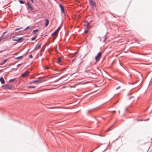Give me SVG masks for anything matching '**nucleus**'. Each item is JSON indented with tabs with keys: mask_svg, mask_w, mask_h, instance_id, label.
<instances>
[{
	"mask_svg": "<svg viewBox=\"0 0 152 152\" xmlns=\"http://www.w3.org/2000/svg\"><path fill=\"white\" fill-rule=\"evenodd\" d=\"M23 37H17L16 39H12V40L13 41H16L18 43H20L23 41Z\"/></svg>",
	"mask_w": 152,
	"mask_h": 152,
	"instance_id": "nucleus-1",
	"label": "nucleus"
},
{
	"mask_svg": "<svg viewBox=\"0 0 152 152\" xmlns=\"http://www.w3.org/2000/svg\"><path fill=\"white\" fill-rule=\"evenodd\" d=\"M89 3L92 6V8L94 9L96 6V4L92 0H89Z\"/></svg>",
	"mask_w": 152,
	"mask_h": 152,
	"instance_id": "nucleus-2",
	"label": "nucleus"
},
{
	"mask_svg": "<svg viewBox=\"0 0 152 152\" xmlns=\"http://www.w3.org/2000/svg\"><path fill=\"white\" fill-rule=\"evenodd\" d=\"M102 53L100 52H99L96 56L95 58L96 61H97L99 60V58L101 56Z\"/></svg>",
	"mask_w": 152,
	"mask_h": 152,
	"instance_id": "nucleus-3",
	"label": "nucleus"
},
{
	"mask_svg": "<svg viewBox=\"0 0 152 152\" xmlns=\"http://www.w3.org/2000/svg\"><path fill=\"white\" fill-rule=\"evenodd\" d=\"M5 87V89H10L12 88V86L11 85L8 84H6L3 86Z\"/></svg>",
	"mask_w": 152,
	"mask_h": 152,
	"instance_id": "nucleus-4",
	"label": "nucleus"
},
{
	"mask_svg": "<svg viewBox=\"0 0 152 152\" xmlns=\"http://www.w3.org/2000/svg\"><path fill=\"white\" fill-rule=\"evenodd\" d=\"M29 73V72L28 70H26L22 74L21 76L22 77H25L28 75Z\"/></svg>",
	"mask_w": 152,
	"mask_h": 152,
	"instance_id": "nucleus-5",
	"label": "nucleus"
},
{
	"mask_svg": "<svg viewBox=\"0 0 152 152\" xmlns=\"http://www.w3.org/2000/svg\"><path fill=\"white\" fill-rule=\"evenodd\" d=\"M61 28L60 27H58L57 29L54 31V32L52 34V36H54L56 34H57L58 31H59V30Z\"/></svg>",
	"mask_w": 152,
	"mask_h": 152,
	"instance_id": "nucleus-6",
	"label": "nucleus"
},
{
	"mask_svg": "<svg viewBox=\"0 0 152 152\" xmlns=\"http://www.w3.org/2000/svg\"><path fill=\"white\" fill-rule=\"evenodd\" d=\"M59 6L61 8V12L62 13H64V9L63 6L61 4H60Z\"/></svg>",
	"mask_w": 152,
	"mask_h": 152,
	"instance_id": "nucleus-7",
	"label": "nucleus"
},
{
	"mask_svg": "<svg viewBox=\"0 0 152 152\" xmlns=\"http://www.w3.org/2000/svg\"><path fill=\"white\" fill-rule=\"evenodd\" d=\"M7 61V59H5L1 61L0 63L1 65H3Z\"/></svg>",
	"mask_w": 152,
	"mask_h": 152,
	"instance_id": "nucleus-8",
	"label": "nucleus"
},
{
	"mask_svg": "<svg viewBox=\"0 0 152 152\" xmlns=\"http://www.w3.org/2000/svg\"><path fill=\"white\" fill-rule=\"evenodd\" d=\"M0 81L2 84H3L5 83V81L3 77H1L0 78Z\"/></svg>",
	"mask_w": 152,
	"mask_h": 152,
	"instance_id": "nucleus-9",
	"label": "nucleus"
},
{
	"mask_svg": "<svg viewBox=\"0 0 152 152\" xmlns=\"http://www.w3.org/2000/svg\"><path fill=\"white\" fill-rule=\"evenodd\" d=\"M89 28V27L88 26H86L85 28L84 31L85 32H87L88 31V28Z\"/></svg>",
	"mask_w": 152,
	"mask_h": 152,
	"instance_id": "nucleus-10",
	"label": "nucleus"
},
{
	"mask_svg": "<svg viewBox=\"0 0 152 152\" xmlns=\"http://www.w3.org/2000/svg\"><path fill=\"white\" fill-rule=\"evenodd\" d=\"M27 9L28 10L30 9V11L32 10H33L32 7L30 5H29L27 7Z\"/></svg>",
	"mask_w": 152,
	"mask_h": 152,
	"instance_id": "nucleus-11",
	"label": "nucleus"
},
{
	"mask_svg": "<svg viewBox=\"0 0 152 152\" xmlns=\"http://www.w3.org/2000/svg\"><path fill=\"white\" fill-rule=\"evenodd\" d=\"M49 23V22L48 20V19H46V23L45 24L46 26H47L48 25Z\"/></svg>",
	"mask_w": 152,
	"mask_h": 152,
	"instance_id": "nucleus-12",
	"label": "nucleus"
},
{
	"mask_svg": "<svg viewBox=\"0 0 152 152\" xmlns=\"http://www.w3.org/2000/svg\"><path fill=\"white\" fill-rule=\"evenodd\" d=\"M107 33L104 36V39L103 41V42H105L107 39Z\"/></svg>",
	"mask_w": 152,
	"mask_h": 152,
	"instance_id": "nucleus-13",
	"label": "nucleus"
},
{
	"mask_svg": "<svg viewBox=\"0 0 152 152\" xmlns=\"http://www.w3.org/2000/svg\"><path fill=\"white\" fill-rule=\"evenodd\" d=\"M85 24L84 25L85 26H88V25H89V23L87 21H86L85 22Z\"/></svg>",
	"mask_w": 152,
	"mask_h": 152,
	"instance_id": "nucleus-14",
	"label": "nucleus"
},
{
	"mask_svg": "<svg viewBox=\"0 0 152 152\" xmlns=\"http://www.w3.org/2000/svg\"><path fill=\"white\" fill-rule=\"evenodd\" d=\"M133 98H134L133 96H132L129 98V99L131 100L130 102H132L133 101H134Z\"/></svg>",
	"mask_w": 152,
	"mask_h": 152,
	"instance_id": "nucleus-15",
	"label": "nucleus"
},
{
	"mask_svg": "<svg viewBox=\"0 0 152 152\" xmlns=\"http://www.w3.org/2000/svg\"><path fill=\"white\" fill-rule=\"evenodd\" d=\"M61 61V58H58L57 59V62L59 63Z\"/></svg>",
	"mask_w": 152,
	"mask_h": 152,
	"instance_id": "nucleus-16",
	"label": "nucleus"
},
{
	"mask_svg": "<svg viewBox=\"0 0 152 152\" xmlns=\"http://www.w3.org/2000/svg\"><path fill=\"white\" fill-rule=\"evenodd\" d=\"M38 30L37 29H36L35 30H33V33H34V34L36 33V32H38Z\"/></svg>",
	"mask_w": 152,
	"mask_h": 152,
	"instance_id": "nucleus-17",
	"label": "nucleus"
},
{
	"mask_svg": "<svg viewBox=\"0 0 152 152\" xmlns=\"http://www.w3.org/2000/svg\"><path fill=\"white\" fill-rule=\"evenodd\" d=\"M40 46H41V44H39V45H38L37 47L35 48V49L36 50H37L38 49H39L40 47Z\"/></svg>",
	"mask_w": 152,
	"mask_h": 152,
	"instance_id": "nucleus-18",
	"label": "nucleus"
},
{
	"mask_svg": "<svg viewBox=\"0 0 152 152\" xmlns=\"http://www.w3.org/2000/svg\"><path fill=\"white\" fill-rule=\"evenodd\" d=\"M23 56H19V57H18L17 58H15V59H20V58H22V57Z\"/></svg>",
	"mask_w": 152,
	"mask_h": 152,
	"instance_id": "nucleus-19",
	"label": "nucleus"
},
{
	"mask_svg": "<svg viewBox=\"0 0 152 152\" xmlns=\"http://www.w3.org/2000/svg\"><path fill=\"white\" fill-rule=\"evenodd\" d=\"M113 125L111 126L109 129H108L106 131V132H107L109 131H110V130L111 128L113 126Z\"/></svg>",
	"mask_w": 152,
	"mask_h": 152,
	"instance_id": "nucleus-20",
	"label": "nucleus"
},
{
	"mask_svg": "<svg viewBox=\"0 0 152 152\" xmlns=\"http://www.w3.org/2000/svg\"><path fill=\"white\" fill-rule=\"evenodd\" d=\"M19 2L21 4H23L24 3V2L23 0H19Z\"/></svg>",
	"mask_w": 152,
	"mask_h": 152,
	"instance_id": "nucleus-21",
	"label": "nucleus"
},
{
	"mask_svg": "<svg viewBox=\"0 0 152 152\" xmlns=\"http://www.w3.org/2000/svg\"><path fill=\"white\" fill-rule=\"evenodd\" d=\"M30 27V26H28L27 27H26V28H25L23 31H24L25 30H26L28 29V28H29Z\"/></svg>",
	"mask_w": 152,
	"mask_h": 152,
	"instance_id": "nucleus-22",
	"label": "nucleus"
},
{
	"mask_svg": "<svg viewBox=\"0 0 152 152\" xmlns=\"http://www.w3.org/2000/svg\"><path fill=\"white\" fill-rule=\"evenodd\" d=\"M7 32V31H6L5 32H4L1 36V37H3L5 34Z\"/></svg>",
	"mask_w": 152,
	"mask_h": 152,
	"instance_id": "nucleus-23",
	"label": "nucleus"
},
{
	"mask_svg": "<svg viewBox=\"0 0 152 152\" xmlns=\"http://www.w3.org/2000/svg\"><path fill=\"white\" fill-rule=\"evenodd\" d=\"M36 37H37V36H35L34 37H33V38L31 39V40H32V41H33V40H34L36 39Z\"/></svg>",
	"mask_w": 152,
	"mask_h": 152,
	"instance_id": "nucleus-24",
	"label": "nucleus"
},
{
	"mask_svg": "<svg viewBox=\"0 0 152 152\" xmlns=\"http://www.w3.org/2000/svg\"><path fill=\"white\" fill-rule=\"evenodd\" d=\"M35 87L34 86H28V88H34Z\"/></svg>",
	"mask_w": 152,
	"mask_h": 152,
	"instance_id": "nucleus-25",
	"label": "nucleus"
},
{
	"mask_svg": "<svg viewBox=\"0 0 152 152\" xmlns=\"http://www.w3.org/2000/svg\"><path fill=\"white\" fill-rule=\"evenodd\" d=\"M39 80H34V81L33 82V83H37V82H39Z\"/></svg>",
	"mask_w": 152,
	"mask_h": 152,
	"instance_id": "nucleus-26",
	"label": "nucleus"
},
{
	"mask_svg": "<svg viewBox=\"0 0 152 152\" xmlns=\"http://www.w3.org/2000/svg\"><path fill=\"white\" fill-rule=\"evenodd\" d=\"M109 80H111V77L110 76H108V77H107Z\"/></svg>",
	"mask_w": 152,
	"mask_h": 152,
	"instance_id": "nucleus-27",
	"label": "nucleus"
},
{
	"mask_svg": "<svg viewBox=\"0 0 152 152\" xmlns=\"http://www.w3.org/2000/svg\"><path fill=\"white\" fill-rule=\"evenodd\" d=\"M14 80H15V79H10L9 80V81L10 82H12V81Z\"/></svg>",
	"mask_w": 152,
	"mask_h": 152,
	"instance_id": "nucleus-28",
	"label": "nucleus"
},
{
	"mask_svg": "<svg viewBox=\"0 0 152 152\" xmlns=\"http://www.w3.org/2000/svg\"><path fill=\"white\" fill-rule=\"evenodd\" d=\"M29 57L32 58H33V56L32 55H30L29 56Z\"/></svg>",
	"mask_w": 152,
	"mask_h": 152,
	"instance_id": "nucleus-29",
	"label": "nucleus"
},
{
	"mask_svg": "<svg viewBox=\"0 0 152 152\" xmlns=\"http://www.w3.org/2000/svg\"><path fill=\"white\" fill-rule=\"evenodd\" d=\"M17 28L16 29H15V31H17V30H19V29H20V28Z\"/></svg>",
	"mask_w": 152,
	"mask_h": 152,
	"instance_id": "nucleus-30",
	"label": "nucleus"
},
{
	"mask_svg": "<svg viewBox=\"0 0 152 152\" xmlns=\"http://www.w3.org/2000/svg\"><path fill=\"white\" fill-rule=\"evenodd\" d=\"M120 86H118L117 88H116V90H118V89L120 88Z\"/></svg>",
	"mask_w": 152,
	"mask_h": 152,
	"instance_id": "nucleus-31",
	"label": "nucleus"
},
{
	"mask_svg": "<svg viewBox=\"0 0 152 152\" xmlns=\"http://www.w3.org/2000/svg\"><path fill=\"white\" fill-rule=\"evenodd\" d=\"M27 4L28 5V6L29 5H30V4H29V3L28 2H27Z\"/></svg>",
	"mask_w": 152,
	"mask_h": 152,
	"instance_id": "nucleus-32",
	"label": "nucleus"
},
{
	"mask_svg": "<svg viewBox=\"0 0 152 152\" xmlns=\"http://www.w3.org/2000/svg\"><path fill=\"white\" fill-rule=\"evenodd\" d=\"M75 60V58H74L72 61V62H73Z\"/></svg>",
	"mask_w": 152,
	"mask_h": 152,
	"instance_id": "nucleus-33",
	"label": "nucleus"
},
{
	"mask_svg": "<svg viewBox=\"0 0 152 152\" xmlns=\"http://www.w3.org/2000/svg\"><path fill=\"white\" fill-rule=\"evenodd\" d=\"M116 111L115 110L113 111H112V112L113 113H114Z\"/></svg>",
	"mask_w": 152,
	"mask_h": 152,
	"instance_id": "nucleus-34",
	"label": "nucleus"
},
{
	"mask_svg": "<svg viewBox=\"0 0 152 152\" xmlns=\"http://www.w3.org/2000/svg\"><path fill=\"white\" fill-rule=\"evenodd\" d=\"M21 65V64H19L17 65V66L18 67L19 66H20Z\"/></svg>",
	"mask_w": 152,
	"mask_h": 152,
	"instance_id": "nucleus-35",
	"label": "nucleus"
},
{
	"mask_svg": "<svg viewBox=\"0 0 152 152\" xmlns=\"http://www.w3.org/2000/svg\"><path fill=\"white\" fill-rule=\"evenodd\" d=\"M2 39V37H1V36L0 38V41Z\"/></svg>",
	"mask_w": 152,
	"mask_h": 152,
	"instance_id": "nucleus-36",
	"label": "nucleus"
},
{
	"mask_svg": "<svg viewBox=\"0 0 152 152\" xmlns=\"http://www.w3.org/2000/svg\"><path fill=\"white\" fill-rule=\"evenodd\" d=\"M148 119H149V118H148V119L144 120V121H145L147 120H148Z\"/></svg>",
	"mask_w": 152,
	"mask_h": 152,
	"instance_id": "nucleus-37",
	"label": "nucleus"
},
{
	"mask_svg": "<svg viewBox=\"0 0 152 152\" xmlns=\"http://www.w3.org/2000/svg\"><path fill=\"white\" fill-rule=\"evenodd\" d=\"M31 2H32V3H33V2H34V1H33V0H31Z\"/></svg>",
	"mask_w": 152,
	"mask_h": 152,
	"instance_id": "nucleus-38",
	"label": "nucleus"
},
{
	"mask_svg": "<svg viewBox=\"0 0 152 152\" xmlns=\"http://www.w3.org/2000/svg\"><path fill=\"white\" fill-rule=\"evenodd\" d=\"M125 110H126V111H127V108H126V109H125Z\"/></svg>",
	"mask_w": 152,
	"mask_h": 152,
	"instance_id": "nucleus-39",
	"label": "nucleus"
},
{
	"mask_svg": "<svg viewBox=\"0 0 152 152\" xmlns=\"http://www.w3.org/2000/svg\"><path fill=\"white\" fill-rule=\"evenodd\" d=\"M118 113L119 114L120 113V111H118Z\"/></svg>",
	"mask_w": 152,
	"mask_h": 152,
	"instance_id": "nucleus-40",
	"label": "nucleus"
},
{
	"mask_svg": "<svg viewBox=\"0 0 152 152\" xmlns=\"http://www.w3.org/2000/svg\"><path fill=\"white\" fill-rule=\"evenodd\" d=\"M12 70H14V68H12Z\"/></svg>",
	"mask_w": 152,
	"mask_h": 152,
	"instance_id": "nucleus-41",
	"label": "nucleus"
},
{
	"mask_svg": "<svg viewBox=\"0 0 152 152\" xmlns=\"http://www.w3.org/2000/svg\"><path fill=\"white\" fill-rule=\"evenodd\" d=\"M118 139H116V140H115V141H116V140H118Z\"/></svg>",
	"mask_w": 152,
	"mask_h": 152,
	"instance_id": "nucleus-42",
	"label": "nucleus"
},
{
	"mask_svg": "<svg viewBox=\"0 0 152 152\" xmlns=\"http://www.w3.org/2000/svg\"><path fill=\"white\" fill-rule=\"evenodd\" d=\"M65 86H63V88H65Z\"/></svg>",
	"mask_w": 152,
	"mask_h": 152,
	"instance_id": "nucleus-43",
	"label": "nucleus"
},
{
	"mask_svg": "<svg viewBox=\"0 0 152 152\" xmlns=\"http://www.w3.org/2000/svg\"><path fill=\"white\" fill-rule=\"evenodd\" d=\"M21 31H19V32H21Z\"/></svg>",
	"mask_w": 152,
	"mask_h": 152,
	"instance_id": "nucleus-44",
	"label": "nucleus"
},
{
	"mask_svg": "<svg viewBox=\"0 0 152 152\" xmlns=\"http://www.w3.org/2000/svg\"><path fill=\"white\" fill-rule=\"evenodd\" d=\"M2 52V51H0V53H1V52Z\"/></svg>",
	"mask_w": 152,
	"mask_h": 152,
	"instance_id": "nucleus-45",
	"label": "nucleus"
},
{
	"mask_svg": "<svg viewBox=\"0 0 152 152\" xmlns=\"http://www.w3.org/2000/svg\"><path fill=\"white\" fill-rule=\"evenodd\" d=\"M117 102H115V104H116V103H117Z\"/></svg>",
	"mask_w": 152,
	"mask_h": 152,
	"instance_id": "nucleus-46",
	"label": "nucleus"
},
{
	"mask_svg": "<svg viewBox=\"0 0 152 152\" xmlns=\"http://www.w3.org/2000/svg\"><path fill=\"white\" fill-rule=\"evenodd\" d=\"M103 119H104V118H103Z\"/></svg>",
	"mask_w": 152,
	"mask_h": 152,
	"instance_id": "nucleus-47",
	"label": "nucleus"
},
{
	"mask_svg": "<svg viewBox=\"0 0 152 152\" xmlns=\"http://www.w3.org/2000/svg\"><path fill=\"white\" fill-rule=\"evenodd\" d=\"M128 95H129V94H128Z\"/></svg>",
	"mask_w": 152,
	"mask_h": 152,
	"instance_id": "nucleus-48",
	"label": "nucleus"
},
{
	"mask_svg": "<svg viewBox=\"0 0 152 152\" xmlns=\"http://www.w3.org/2000/svg\"><path fill=\"white\" fill-rule=\"evenodd\" d=\"M48 1H49V0H48Z\"/></svg>",
	"mask_w": 152,
	"mask_h": 152,
	"instance_id": "nucleus-49",
	"label": "nucleus"
}]
</instances>
